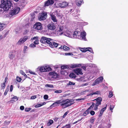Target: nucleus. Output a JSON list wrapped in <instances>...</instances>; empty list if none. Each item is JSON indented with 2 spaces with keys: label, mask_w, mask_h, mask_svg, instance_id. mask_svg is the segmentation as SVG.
I'll use <instances>...</instances> for the list:
<instances>
[{
  "label": "nucleus",
  "mask_w": 128,
  "mask_h": 128,
  "mask_svg": "<svg viewBox=\"0 0 128 128\" xmlns=\"http://www.w3.org/2000/svg\"><path fill=\"white\" fill-rule=\"evenodd\" d=\"M1 2L0 6L6 11L8 10L12 5L10 0H3Z\"/></svg>",
  "instance_id": "f257e3e1"
},
{
  "label": "nucleus",
  "mask_w": 128,
  "mask_h": 128,
  "mask_svg": "<svg viewBox=\"0 0 128 128\" xmlns=\"http://www.w3.org/2000/svg\"><path fill=\"white\" fill-rule=\"evenodd\" d=\"M51 41H52V39L45 37H42L40 40L41 43L46 44H48L49 45L51 43Z\"/></svg>",
  "instance_id": "f03ea898"
},
{
  "label": "nucleus",
  "mask_w": 128,
  "mask_h": 128,
  "mask_svg": "<svg viewBox=\"0 0 128 128\" xmlns=\"http://www.w3.org/2000/svg\"><path fill=\"white\" fill-rule=\"evenodd\" d=\"M33 28L35 30H41L43 28L42 24L40 22H36L34 25Z\"/></svg>",
  "instance_id": "7ed1b4c3"
},
{
  "label": "nucleus",
  "mask_w": 128,
  "mask_h": 128,
  "mask_svg": "<svg viewBox=\"0 0 128 128\" xmlns=\"http://www.w3.org/2000/svg\"><path fill=\"white\" fill-rule=\"evenodd\" d=\"M64 100L65 103L64 104H65L64 108H65L71 106L74 104V103L72 102L74 101V99L70 100L69 99H65Z\"/></svg>",
  "instance_id": "20e7f679"
},
{
  "label": "nucleus",
  "mask_w": 128,
  "mask_h": 128,
  "mask_svg": "<svg viewBox=\"0 0 128 128\" xmlns=\"http://www.w3.org/2000/svg\"><path fill=\"white\" fill-rule=\"evenodd\" d=\"M40 71V72H47L51 71L52 69L49 66H41L39 67Z\"/></svg>",
  "instance_id": "39448f33"
},
{
  "label": "nucleus",
  "mask_w": 128,
  "mask_h": 128,
  "mask_svg": "<svg viewBox=\"0 0 128 128\" xmlns=\"http://www.w3.org/2000/svg\"><path fill=\"white\" fill-rule=\"evenodd\" d=\"M94 100H96V102L95 104L94 110H97L98 109V106L101 104V102L102 101V98L101 97H98Z\"/></svg>",
  "instance_id": "423d86ee"
},
{
  "label": "nucleus",
  "mask_w": 128,
  "mask_h": 128,
  "mask_svg": "<svg viewBox=\"0 0 128 128\" xmlns=\"http://www.w3.org/2000/svg\"><path fill=\"white\" fill-rule=\"evenodd\" d=\"M28 38V36H24L23 38H20L17 43V44L18 45H21L24 43Z\"/></svg>",
  "instance_id": "0eeeda50"
},
{
  "label": "nucleus",
  "mask_w": 128,
  "mask_h": 128,
  "mask_svg": "<svg viewBox=\"0 0 128 128\" xmlns=\"http://www.w3.org/2000/svg\"><path fill=\"white\" fill-rule=\"evenodd\" d=\"M20 10V8L16 7L10 11V14L12 16L16 14L19 12Z\"/></svg>",
  "instance_id": "6e6552de"
},
{
  "label": "nucleus",
  "mask_w": 128,
  "mask_h": 128,
  "mask_svg": "<svg viewBox=\"0 0 128 128\" xmlns=\"http://www.w3.org/2000/svg\"><path fill=\"white\" fill-rule=\"evenodd\" d=\"M103 80V78L102 76H100L96 79L95 81L93 83V86L97 84L100 82H102Z\"/></svg>",
  "instance_id": "1a4fd4ad"
},
{
  "label": "nucleus",
  "mask_w": 128,
  "mask_h": 128,
  "mask_svg": "<svg viewBox=\"0 0 128 128\" xmlns=\"http://www.w3.org/2000/svg\"><path fill=\"white\" fill-rule=\"evenodd\" d=\"M56 104H60V106H61L63 108H65V104H64V103L65 102L64 100L60 99L58 100H57L56 102Z\"/></svg>",
  "instance_id": "9d476101"
},
{
  "label": "nucleus",
  "mask_w": 128,
  "mask_h": 128,
  "mask_svg": "<svg viewBox=\"0 0 128 128\" xmlns=\"http://www.w3.org/2000/svg\"><path fill=\"white\" fill-rule=\"evenodd\" d=\"M16 51L15 50H13L10 52L9 53L8 57L11 60L12 59L14 58Z\"/></svg>",
  "instance_id": "9b49d317"
},
{
  "label": "nucleus",
  "mask_w": 128,
  "mask_h": 128,
  "mask_svg": "<svg viewBox=\"0 0 128 128\" xmlns=\"http://www.w3.org/2000/svg\"><path fill=\"white\" fill-rule=\"evenodd\" d=\"M47 14L45 12L42 13L41 15L39 16L38 18L40 20H44L46 18Z\"/></svg>",
  "instance_id": "f8f14e48"
},
{
  "label": "nucleus",
  "mask_w": 128,
  "mask_h": 128,
  "mask_svg": "<svg viewBox=\"0 0 128 128\" xmlns=\"http://www.w3.org/2000/svg\"><path fill=\"white\" fill-rule=\"evenodd\" d=\"M54 0H48L44 2V6H48L52 5L54 3Z\"/></svg>",
  "instance_id": "ddd939ff"
},
{
  "label": "nucleus",
  "mask_w": 128,
  "mask_h": 128,
  "mask_svg": "<svg viewBox=\"0 0 128 128\" xmlns=\"http://www.w3.org/2000/svg\"><path fill=\"white\" fill-rule=\"evenodd\" d=\"M68 4L66 2H60L57 3V6L58 7H60L61 8L66 7Z\"/></svg>",
  "instance_id": "4468645a"
},
{
  "label": "nucleus",
  "mask_w": 128,
  "mask_h": 128,
  "mask_svg": "<svg viewBox=\"0 0 128 128\" xmlns=\"http://www.w3.org/2000/svg\"><path fill=\"white\" fill-rule=\"evenodd\" d=\"M74 73L77 75H82L83 74L81 69L80 68H76L74 70Z\"/></svg>",
  "instance_id": "2eb2a0df"
},
{
  "label": "nucleus",
  "mask_w": 128,
  "mask_h": 128,
  "mask_svg": "<svg viewBox=\"0 0 128 128\" xmlns=\"http://www.w3.org/2000/svg\"><path fill=\"white\" fill-rule=\"evenodd\" d=\"M47 27L48 29L52 30H54L56 28L55 25L53 23L48 24L47 26Z\"/></svg>",
  "instance_id": "dca6fc26"
},
{
  "label": "nucleus",
  "mask_w": 128,
  "mask_h": 128,
  "mask_svg": "<svg viewBox=\"0 0 128 128\" xmlns=\"http://www.w3.org/2000/svg\"><path fill=\"white\" fill-rule=\"evenodd\" d=\"M51 43L50 44H49V46L52 48H54V47H57L58 44V43L55 42L53 41V40L52 39V41H51Z\"/></svg>",
  "instance_id": "f3484780"
},
{
  "label": "nucleus",
  "mask_w": 128,
  "mask_h": 128,
  "mask_svg": "<svg viewBox=\"0 0 128 128\" xmlns=\"http://www.w3.org/2000/svg\"><path fill=\"white\" fill-rule=\"evenodd\" d=\"M61 68L62 69V70L60 72L61 74H63V75H65V73L66 72L64 71L63 70L65 68H68L69 67L68 66H65V65H63L61 67Z\"/></svg>",
  "instance_id": "a211bd4d"
},
{
  "label": "nucleus",
  "mask_w": 128,
  "mask_h": 128,
  "mask_svg": "<svg viewBox=\"0 0 128 128\" xmlns=\"http://www.w3.org/2000/svg\"><path fill=\"white\" fill-rule=\"evenodd\" d=\"M49 74L52 76V77L53 78H56L58 76L57 73L55 72H50Z\"/></svg>",
  "instance_id": "6ab92c4d"
},
{
  "label": "nucleus",
  "mask_w": 128,
  "mask_h": 128,
  "mask_svg": "<svg viewBox=\"0 0 128 128\" xmlns=\"http://www.w3.org/2000/svg\"><path fill=\"white\" fill-rule=\"evenodd\" d=\"M81 65L80 64H73L71 65V67L73 68L81 66Z\"/></svg>",
  "instance_id": "aec40b11"
},
{
  "label": "nucleus",
  "mask_w": 128,
  "mask_h": 128,
  "mask_svg": "<svg viewBox=\"0 0 128 128\" xmlns=\"http://www.w3.org/2000/svg\"><path fill=\"white\" fill-rule=\"evenodd\" d=\"M81 36L82 39H84V40H86V33L85 32H83L82 33H81Z\"/></svg>",
  "instance_id": "412c9836"
},
{
  "label": "nucleus",
  "mask_w": 128,
  "mask_h": 128,
  "mask_svg": "<svg viewBox=\"0 0 128 128\" xmlns=\"http://www.w3.org/2000/svg\"><path fill=\"white\" fill-rule=\"evenodd\" d=\"M96 120V118L94 116L92 117L89 121L90 123L92 124H94V122Z\"/></svg>",
  "instance_id": "4be33fe9"
},
{
  "label": "nucleus",
  "mask_w": 128,
  "mask_h": 128,
  "mask_svg": "<svg viewBox=\"0 0 128 128\" xmlns=\"http://www.w3.org/2000/svg\"><path fill=\"white\" fill-rule=\"evenodd\" d=\"M52 20L53 22H57V21L56 18V16L54 15H52L51 16Z\"/></svg>",
  "instance_id": "5701e85b"
},
{
  "label": "nucleus",
  "mask_w": 128,
  "mask_h": 128,
  "mask_svg": "<svg viewBox=\"0 0 128 128\" xmlns=\"http://www.w3.org/2000/svg\"><path fill=\"white\" fill-rule=\"evenodd\" d=\"M82 1V0H76V4L78 6H80Z\"/></svg>",
  "instance_id": "b1692460"
},
{
  "label": "nucleus",
  "mask_w": 128,
  "mask_h": 128,
  "mask_svg": "<svg viewBox=\"0 0 128 128\" xmlns=\"http://www.w3.org/2000/svg\"><path fill=\"white\" fill-rule=\"evenodd\" d=\"M54 123V121L53 120H49L48 122L47 123V126H49L52 124Z\"/></svg>",
  "instance_id": "393cba45"
},
{
  "label": "nucleus",
  "mask_w": 128,
  "mask_h": 128,
  "mask_svg": "<svg viewBox=\"0 0 128 128\" xmlns=\"http://www.w3.org/2000/svg\"><path fill=\"white\" fill-rule=\"evenodd\" d=\"M4 24L0 23V31H2L4 28Z\"/></svg>",
  "instance_id": "a878e982"
},
{
  "label": "nucleus",
  "mask_w": 128,
  "mask_h": 128,
  "mask_svg": "<svg viewBox=\"0 0 128 128\" xmlns=\"http://www.w3.org/2000/svg\"><path fill=\"white\" fill-rule=\"evenodd\" d=\"M73 36V37L75 38H77V36H79L78 32L76 31L74 32Z\"/></svg>",
  "instance_id": "bb28decb"
},
{
  "label": "nucleus",
  "mask_w": 128,
  "mask_h": 128,
  "mask_svg": "<svg viewBox=\"0 0 128 128\" xmlns=\"http://www.w3.org/2000/svg\"><path fill=\"white\" fill-rule=\"evenodd\" d=\"M69 76L70 77L74 78H75L76 77V75L75 74L72 72L70 74Z\"/></svg>",
  "instance_id": "cd10ccee"
},
{
  "label": "nucleus",
  "mask_w": 128,
  "mask_h": 128,
  "mask_svg": "<svg viewBox=\"0 0 128 128\" xmlns=\"http://www.w3.org/2000/svg\"><path fill=\"white\" fill-rule=\"evenodd\" d=\"M46 104L45 102H44L42 103V104H37L35 106V107L36 108H37L39 107H40L42 106L43 105H44L45 104Z\"/></svg>",
  "instance_id": "c85d7f7f"
},
{
  "label": "nucleus",
  "mask_w": 128,
  "mask_h": 128,
  "mask_svg": "<svg viewBox=\"0 0 128 128\" xmlns=\"http://www.w3.org/2000/svg\"><path fill=\"white\" fill-rule=\"evenodd\" d=\"M89 110L88 109L84 112L83 114L84 116H86L89 114V112H90Z\"/></svg>",
  "instance_id": "c756f323"
},
{
  "label": "nucleus",
  "mask_w": 128,
  "mask_h": 128,
  "mask_svg": "<svg viewBox=\"0 0 128 128\" xmlns=\"http://www.w3.org/2000/svg\"><path fill=\"white\" fill-rule=\"evenodd\" d=\"M86 48V49H90V50L88 49L86 50V52L87 51H88L91 53H94L93 50H92V48H91L88 47Z\"/></svg>",
  "instance_id": "7c9ffc66"
},
{
  "label": "nucleus",
  "mask_w": 128,
  "mask_h": 128,
  "mask_svg": "<svg viewBox=\"0 0 128 128\" xmlns=\"http://www.w3.org/2000/svg\"><path fill=\"white\" fill-rule=\"evenodd\" d=\"M63 49L64 50L68 51L70 49L68 47L64 45L63 46Z\"/></svg>",
  "instance_id": "2f4dec72"
},
{
  "label": "nucleus",
  "mask_w": 128,
  "mask_h": 128,
  "mask_svg": "<svg viewBox=\"0 0 128 128\" xmlns=\"http://www.w3.org/2000/svg\"><path fill=\"white\" fill-rule=\"evenodd\" d=\"M0 86L2 89H4L6 87L5 83L4 82L3 83H2Z\"/></svg>",
  "instance_id": "473e14b6"
},
{
  "label": "nucleus",
  "mask_w": 128,
  "mask_h": 128,
  "mask_svg": "<svg viewBox=\"0 0 128 128\" xmlns=\"http://www.w3.org/2000/svg\"><path fill=\"white\" fill-rule=\"evenodd\" d=\"M56 16L58 17V18L60 19H61L62 17V15H61L59 14H57Z\"/></svg>",
  "instance_id": "72a5a7b5"
},
{
  "label": "nucleus",
  "mask_w": 128,
  "mask_h": 128,
  "mask_svg": "<svg viewBox=\"0 0 128 128\" xmlns=\"http://www.w3.org/2000/svg\"><path fill=\"white\" fill-rule=\"evenodd\" d=\"M113 96V92H112V91H109V94L108 95V97L109 98H111Z\"/></svg>",
  "instance_id": "f704fd0d"
},
{
  "label": "nucleus",
  "mask_w": 128,
  "mask_h": 128,
  "mask_svg": "<svg viewBox=\"0 0 128 128\" xmlns=\"http://www.w3.org/2000/svg\"><path fill=\"white\" fill-rule=\"evenodd\" d=\"M22 79L21 78L17 76L16 78V80L18 82H20L22 80Z\"/></svg>",
  "instance_id": "c9c22d12"
},
{
  "label": "nucleus",
  "mask_w": 128,
  "mask_h": 128,
  "mask_svg": "<svg viewBox=\"0 0 128 128\" xmlns=\"http://www.w3.org/2000/svg\"><path fill=\"white\" fill-rule=\"evenodd\" d=\"M114 106L113 105H110V110H111V112H112V110L114 109Z\"/></svg>",
  "instance_id": "e433bc0d"
},
{
  "label": "nucleus",
  "mask_w": 128,
  "mask_h": 128,
  "mask_svg": "<svg viewBox=\"0 0 128 128\" xmlns=\"http://www.w3.org/2000/svg\"><path fill=\"white\" fill-rule=\"evenodd\" d=\"M93 95L94 94H100V91H97L95 92H93Z\"/></svg>",
  "instance_id": "4c0bfd02"
},
{
  "label": "nucleus",
  "mask_w": 128,
  "mask_h": 128,
  "mask_svg": "<svg viewBox=\"0 0 128 128\" xmlns=\"http://www.w3.org/2000/svg\"><path fill=\"white\" fill-rule=\"evenodd\" d=\"M107 106V104H106V106L105 107L103 108L100 111V112L103 113V112H104V111L106 110Z\"/></svg>",
  "instance_id": "58836bf2"
},
{
  "label": "nucleus",
  "mask_w": 128,
  "mask_h": 128,
  "mask_svg": "<svg viewBox=\"0 0 128 128\" xmlns=\"http://www.w3.org/2000/svg\"><path fill=\"white\" fill-rule=\"evenodd\" d=\"M75 84L74 82H72L69 81V82L67 84V85L68 86H69L70 85H74Z\"/></svg>",
  "instance_id": "ea45409f"
},
{
  "label": "nucleus",
  "mask_w": 128,
  "mask_h": 128,
  "mask_svg": "<svg viewBox=\"0 0 128 128\" xmlns=\"http://www.w3.org/2000/svg\"><path fill=\"white\" fill-rule=\"evenodd\" d=\"M45 86L46 87H50V88H53L54 87V86L53 85L48 84L45 85Z\"/></svg>",
  "instance_id": "a19ab883"
},
{
  "label": "nucleus",
  "mask_w": 128,
  "mask_h": 128,
  "mask_svg": "<svg viewBox=\"0 0 128 128\" xmlns=\"http://www.w3.org/2000/svg\"><path fill=\"white\" fill-rule=\"evenodd\" d=\"M94 105L95 104L94 102H92V105L90 106V107L88 108V109L89 110H90L91 108H92L94 107Z\"/></svg>",
  "instance_id": "79ce46f5"
},
{
  "label": "nucleus",
  "mask_w": 128,
  "mask_h": 128,
  "mask_svg": "<svg viewBox=\"0 0 128 128\" xmlns=\"http://www.w3.org/2000/svg\"><path fill=\"white\" fill-rule=\"evenodd\" d=\"M20 73L21 74L25 76H27L26 75V74L22 70H20Z\"/></svg>",
  "instance_id": "37998d69"
},
{
  "label": "nucleus",
  "mask_w": 128,
  "mask_h": 128,
  "mask_svg": "<svg viewBox=\"0 0 128 128\" xmlns=\"http://www.w3.org/2000/svg\"><path fill=\"white\" fill-rule=\"evenodd\" d=\"M31 48H34L36 47V45L33 43L30 44L29 46Z\"/></svg>",
  "instance_id": "c03bdc74"
},
{
  "label": "nucleus",
  "mask_w": 128,
  "mask_h": 128,
  "mask_svg": "<svg viewBox=\"0 0 128 128\" xmlns=\"http://www.w3.org/2000/svg\"><path fill=\"white\" fill-rule=\"evenodd\" d=\"M31 109V108H26L25 109V110L26 112H28Z\"/></svg>",
  "instance_id": "a18cd8bd"
},
{
  "label": "nucleus",
  "mask_w": 128,
  "mask_h": 128,
  "mask_svg": "<svg viewBox=\"0 0 128 128\" xmlns=\"http://www.w3.org/2000/svg\"><path fill=\"white\" fill-rule=\"evenodd\" d=\"M86 48H82V49L80 50L82 52H86Z\"/></svg>",
  "instance_id": "49530a36"
},
{
  "label": "nucleus",
  "mask_w": 128,
  "mask_h": 128,
  "mask_svg": "<svg viewBox=\"0 0 128 128\" xmlns=\"http://www.w3.org/2000/svg\"><path fill=\"white\" fill-rule=\"evenodd\" d=\"M10 121H7L6 120L4 121V123L6 125H8L10 123Z\"/></svg>",
  "instance_id": "de8ad7c7"
},
{
  "label": "nucleus",
  "mask_w": 128,
  "mask_h": 128,
  "mask_svg": "<svg viewBox=\"0 0 128 128\" xmlns=\"http://www.w3.org/2000/svg\"><path fill=\"white\" fill-rule=\"evenodd\" d=\"M12 98V99H14L15 100V101L16 100V101L18 100V98L16 96H14Z\"/></svg>",
  "instance_id": "09e8293b"
},
{
  "label": "nucleus",
  "mask_w": 128,
  "mask_h": 128,
  "mask_svg": "<svg viewBox=\"0 0 128 128\" xmlns=\"http://www.w3.org/2000/svg\"><path fill=\"white\" fill-rule=\"evenodd\" d=\"M62 92V91L61 90H56L54 92L56 93H60Z\"/></svg>",
  "instance_id": "8fccbe9b"
},
{
  "label": "nucleus",
  "mask_w": 128,
  "mask_h": 128,
  "mask_svg": "<svg viewBox=\"0 0 128 128\" xmlns=\"http://www.w3.org/2000/svg\"><path fill=\"white\" fill-rule=\"evenodd\" d=\"M90 113L92 116H93L95 114V112L94 111L92 110L90 112Z\"/></svg>",
  "instance_id": "3c124183"
},
{
  "label": "nucleus",
  "mask_w": 128,
  "mask_h": 128,
  "mask_svg": "<svg viewBox=\"0 0 128 128\" xmlns=\"http://www.w3.org/2000/svg\"><path fill=\"white\" fill-rule=\"evenodd\" d=\"M9 91V89H8L7 88L5 92H4V96H6L7 94V92Z\"/></svg>",
  "instance_id": "603ef678"
},
{
  "label": "nucleus",
  "mask_w": 128,
  "mask_h": 128,
  "mask_svg": "<svg viewBox=\"0 0 128 128\" xmlns=\"http://www.w3.org/2000/svg\"><path fill=\"white\" fill-rule=\"evenodd\" d=\"M34 44H35V45L36 44H39L38 40H36L34 42Z\"/></svg>",
  "instance_id": "864d4df0"
},
{
  "label": "nucleus",
  "mask_w": 128,
  "mask_h": 128,
  "mask_svg": "<svg viewBox=\"0 0 128 128\" xmlns=\"http://www.w3.org/2000/svg\"><path fill=\"white\" fill-rule=\"evenodd\" d=\"M44 98L45 99H47L48 98V96L47 95H45L44 96Z\"/></svg>",
  "instance_id": "5fc2aeb1"
},
{
  "label": "nucleus",
  "mask_w": 128,
  "mask_h": 128,
  "mask_svg": "<svg viewBox=\"0 0 128 128\" xmlns=\"http://www.w3.org/2000/svg\"><path fill=\"white\" fill-rule=\"evenodd\" d=\"M28 47L27 46H24L23 51L24 52L26 51V49Z\"/></svg>",
  "instance_id": "6e6d98bb"
},
{
  "label": "nucleus",
  "mask_w": 128,
  "mask_h": 128,
  "mask_svg": "<svg viewBox=\"0 0 128 128\" xmlns=\"http://www.w3.org/2000/svg\"><path fill=\"white\" fill-rule=\"evenodd\" d=\"M29 72L30 73V74H33V75H36V74L35 72H33L31 70L29 71Z\"/></svg>",
  "instance_id": "4d7b16f0"
},
{
  "label": "nucleus",
  "mask_w": 128,
  "mask_h": 128,
  "mask_svg": "<svg viewBox=\"0 0 128 128\" xmlns=\"http://www.w3.org/2000/svg\"><path fill=\"white\" fill-rule=\"evenodd\" d=\"M57 106V104L56 103V102L54 103L51 106Z\"/></svg>",
  "instance_id": "13d9d810"
},
{
  "label": "nucleus",
  "mask_w": 128,
  "mask_h": 128,
  "mask_svg": "<svg viewBox=\"0 0 128 128\" xmlns=\"http://www.w3.org/2000/svg\"><path fill=\"white\" fill-rule=\"evenodd\" d=\"M68 112H65V113L64 114V115L62 117L64 118H65V117L66 116V115L68 114Z\"/></svg>",
  "instance_id": "bf43d9fd"
},
{
  "label": "nucleus",
  "mask_w": 128,
  "mask_h": 128,
  "mask_svg": "<svg viewBox=\"0 0 128 128\" xmlns=\"http://www.w3.org/2000/svg\"><path fill=\"white\" fill-rule=\"evenodd\" d=\"M59 119V118L55 117L54 118V122H56Z\"/></svg>",
  "instance_id": "052dcab7"
},
{
  "label": "nucleus",
  "mask_w": 128,
  "mask_h": 128,
  "mask_svg": "<svg viewBox=\"0 0 128 128\" xmlns=\"http://www.w3.org/2000/svg\"><path fill=\"white\" fill-rule=\"evenodd\" d=\"M20 109L21 110H23L24 109V107L23 106H21L20 108Z\"/></svg>",
  "instance_id": "680f3d73"
},
{
  "label": "nucleus",
  "mask_w": 128,
  "mask_h": 128,
  "mask_svg": "<svg viewBox=\"0 0 128 128\" xmlns=\"http://www.w3.org/2000/svg\"><path fill=\"white\" fill-rule=\"evenodd\" d=\"M36 96H32L31 97V99H34L36 98Z\"/></svg>",
  "instance_id": "e2e57ef3"
},
{
  "label": "nucleus",
  "mask_w": 128,
  "mask_h": 128,
  "mask_svg": "<svg viewBox=\"0 0 128 128\" xmlns=\"http://www.w3.org/2000/svg\"><path fill=\"white\" fill-rule=\"evenodd\" d=\"M13 86L12 85H11L10 87V92H12L13 90Z\"/></svg>",
  "instance_id": "0e129e2a"
},
{
  "label": "nucleus",
  "mask_w": 128,
  "mask_h": 128,
  "mask_svg": "<svg viewBox=\"0 0 128 128\" xmlns=\"http://www.w3.org/2000/svg\"><path fill=\"white\" fill-rule=\"evenodd\" d=\"M65 54L66 55H72L73 54L72 53H65Z\"/></svg>",
  "instance_id": "69168bd1"
},
{
  "label": "nucleus",
  "mask_w": 128,
  "mask_h": 128,
  "mask_svg": "<svg viewBox=\"0 0 128 128\" xmlns=\"http://www.w3.org/2000/svg\"><path fill=\"white\" fill-rule=\"evenodd\" d=\"M82 119V118L78 120H77V121L75 122H74V123H73V124H75L77 123L79 121H80Z\"/></svg>",
  "instance_id": "338daca9"
},
{
  "label": "nucleus",
  "mask_w": 128,
  "mask_h": 128,
  "mask_svg": "<svg viewBox=\"0 0 128 128\" xmlns=\"http://www.w3.org/2000/svg\"><path fill=\"white\" fill-rule=\"evenodd\" d=\"M59 29H60V30H59V31L60 32L62 31L63 30V29L62 28V27H61V26L60 27Z\"/></svg>",
  "instance_id": "774afa93"
}]
</instances>
